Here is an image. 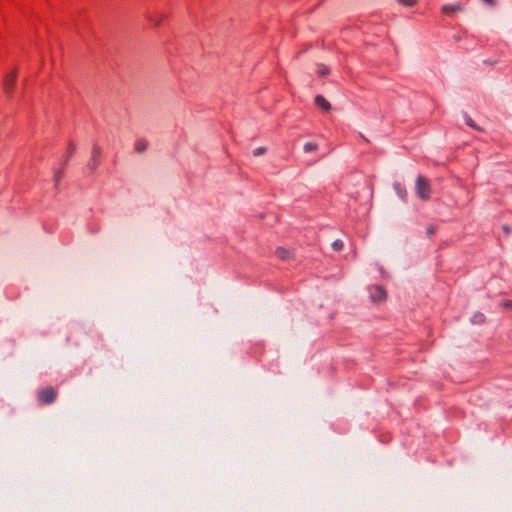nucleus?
Masks as SVG:
<instances>
[{
  "label": "nucleus",
  "instance_id": "nucleus-17",
  "mask_svg": "<svg viewBox=\"0 0 512 512\" xmlns=\"http://www.w3.org/2000/svg\"><path fill=\"white\" fill-rule=\"evenodd\" d=\"M394 188L396 189L398 195L401 197V198H404L405 197V194L406 192L402 189L401 185L400 184H395L394 185Z\"/></svg>",
  "mask_w": 512,
  "mask_h": 512
},
{
  "label": "nucleus",
  "instance_id": "nucleus-14",
  "mask_svg": "<svg viewBox=\"0 0 512 512\" xmlns=\"http://www.w3.org/2000/svg\"><path fill=\"white\" fill-rule=\"evenodd\" d=\"M343 241L342 240H335L333 243H332V248L335 250V251H341L343 249Z\"/></svg>",
  "mask_w": 512,
  "mask_h": 512
},
{
  "label": "nucleus",
  "instance_id": "nucleus-10",
  "mask_svg": "<svg viewBox=\"0 0 512 512\" xmlns=\"http://www.w3.org/2000/svg\"><path fill=\"white\" fill-rule=\"evenodd\" d=\"M147 148V142L145 140H138L135 144V150L138 152V153H142L146 150Z\"/></svg>",
  "mask_w": 512,
  "mask_h": 512
},
{
  "label": "nucleus",
  "instance_id": "nucleus-18",
  "mask_svg": "<svg viewBox=\"0 0 512 512\" xmlns=\"http://www.w3.org/2000/svg\"><path fill=\"white\" fill-rule=\"evenodd\" d=\"M504 308L512 309V300H506L501 303Z\"/></svg>",
  "mask_w": 512,
  "mask_h": 512
},
{
  "label": "nucleus",
  "instance_id": "nucleus-20",
  "mask_svg": "<svg viewBox=\"0 0 512 512\" xmlns=\"http://www.w3.org/2000/svg\"><path fill=\"white\" fill-rule=\"evenodd\" d=\"M75 149H76L75 145L70 143L69 147H68V156H71L74 153Z\"/></svg>",
  "mask_w": 512,
  "mask_h": 512
},
{
  "label": "nucleus",
  "instance_id": "nucleus-1",
  "mask_svg": "<svg viewBox=\"0 0 512 512\" xmlns=\"http://www.w3.org/2000/svg\"><path fill=\"white\" fill-rule=\"evenodd\" d=\"M415 191L417 196L422 200L430 198L431 187L427 179L423 176H418L415 182Z\"/></svg>",
  "mask_w": 512,
  "mask_h": 512
},
{
  "label": "nucleus",
  "instance_id": "nucleus-8",
  "mask_svg": "<svg viewBox=\"0 0 512 512\" xmlns=\"http://www.w3.org/2000/svg\"><path fill=\"white\" fill-rule=\"evenodd\" d=\"M278 258L281 260L287 261L292 258V252L286 248L278 247L275 251Z\"/></svg>",
  "mask_w": 512,
  "mask_h": 512
},
{
  "label": "nucleus",
  "instance_id": "nucleus-2",
  "mask_svg": "<svg viewBox=\"0 0 512 512\" xmlns=\"http://www.w3.org/2000/svg\"><path fill=\"white\" fill-rule=\"evenodd\" d=\"M57 392L52 387H46L39 391L38 400L43 404H50L56 399Z\"/></svg>",
  "mask_w": 512,
  "mask_h": 512
},
{
  "label": "nucleus",
  "instance_id": "nucleus-13",
  "mask_svg": "<svg viewBox=\"0 0 512 512\" xmlns=\"http://www.w3.org/2000/svg\"><path fill=\"white\" fill-rule=\"evenodd\" d=\"M330 72L329 68L325 65H318L317 74L321 77L328 75Z\"/></svg>",
  "mask_w": 512,
  "mask_h": 512
},
{
  "label": "nucleus",
  "instance_id": "nucleus-12",
  "mask_svg": "<svg viewBox=\"0 0 512 512\" xmlns=\"http://www.w3.org/2000/svg\"><path fill=\"white\" fill-rule=\"evenodd\" d=\"M464 119H465V122L466 124L475 129V130H481L477 125L476 123L472 120V118L470 116H468L466 113L464 114Z\"/></svg>",
  "mask_w": 512,
  "mask_h": 512
},
{
  "label": "nucleus",
  "instance_id": "nucleus-21",
  "mask_svg": "<svg viewBox=\"0 0 512 512\" xmlns=\"http://www.w3.org/2000/svg\"><path fill=\"white\" fill-rule=\"evenodd\" d=\"M147 19L152 22L154 25L156 26H159L160 25V20L158 19H153L151 16H147Z\"/></svg>",
  "mask_w": 512,
  "mask_h": 512
},
{
  "label": "nucleus",
  "instance_id": "nucleus-6",
  "mask_svg": "<svg viewBox=\"0 0 512 512\" xmlns=\"http://www.w3.org/2000/svg\"><path fill=\"white\" fill-rule=\"evenodd\" d=\"M442 12L444 14H452L454 12H462L463 11V5L461 3H455L451 5H444L442 6Z\"/></svg>",
  "mask_w": 512,
  "mask_h": 512
},
{
  "label": "nucleus",
  "instance_id": "nucleus-4",
  "mask_svg": "<svg viewBox=\"0 0 512 512\" xmlns=\"http://www.w3.org/2000/svg\"><path fill=\"white\" fill-rule=\"evenodd\" d=\"M371 301L373 302H380L385 300L386 298V291L382 286L375 285L370 288V295H369Z\"/></svg>",
  "mask_w": 512,
  "mask_h": 512
},
{
  "label": "nucleus",
  "instance_id": "nucleus-19",
  "mask_svg": "<svg viewBox=\"0 0 512 512\" xmlns=\"http://www.w3.org/2000/svg\"><path fill=\"white\" fill-rule=\"evenodd\" d=\"M62 177V172L61 171H57L54 175V180H55V183L58 184V182L60 181Z\"/></svg>",
  "mask_w": 512,
  "mask_h": 512
},
{
  "label": "nucleus",
  "instance_id": "nucleus-15",
  "mask_svg": "<svg viewBox=\"0 0 512 512\" xmlns=\"http://www.w3.org/2000/svg\"><path fill=\"white\" fill-rule=\"evenodd\" d=\"M265 153H266V147H258V148L253 150V155L255 157H259V156H261V155H263Z\"/></svg>",
  "mask_w": 512,
  "mask_h": 512
},
{
  "label": "nucleus",
  "instance_id": "nucleus-22",
  "mask_svg": "<svg viewBox=\"0 0 512 512\" xmlns=\"http://www.w3.org/2000/svg\"><path fill=\"white\" fill-rule=\"evenodd\" d=\"M435 233V227L434 226H429L427 228V234L428 235H433Z\"/></svg>",
  "mask_w": 512,
  "mask_h": 512
},
{
  "label": "nucleus",
  "instance_id": "nucleus-23",
  "mask_svg": "<svg viewBox=\"0 0 512 512\" xmlns=\"http://www.w3.org/2000/svg\"><path fill=\"white\" fill-rule=\"evenodd\" d=\"M483 2H485L486 4L490 5V6H494L495 5V0H482Z\"/></svg>",
  "mask_w": 512,
  "mask_h": 512
},
{
  "label": "nucleus",
  "instance_id": "nucleus-3",
  "mask_svg": "<svg viewBox=\"0 0 512 512\" xmlns=\"http://www.w3.org/2000/svg\"><path fill=\"white\" fill-rule=\"evenodd\" d=\"M16 78H17L16 70L12 71L10 74H8L4 78L3 87H4V91L8 98H10L12 96L13 89H14V86L16 83Z\"/></svg>",
  "mask_w": 512,
  "mask_h": 512
},
{
  "label": "nucleus",
  "instance_id": "nucleus-11",
  "mask_svg": "<svg viewBox=\"0 0 512 512\" xmlns=\"http://www.w3.org/2000/svg\"><path fill=\"white\" fill-rule=\"evenodd\" d=\"M317 148H318V145L316 143H313V142H308V143L304 144V146H303V150L306 153H309V152H312V151H316Z\"/></svg>",
  "mask_w": 512,
  "mask_h": 512
},
{
  "label": "nucleus",
  "instance_id": "nucleus-7",
  "mask_svg": "<svg viewBox=\"0 0 512 512\" xmlns=\"http://www.w3.org/2000/svg\"><path fill=\"white\" fill-rule=\"evenodd\" d=\"M314 102L317 107L324 111H329L331 109L330 103L322 95H317Z\"/></svg>",
  "mask_w": 512,
  "mask_h": 512
},
{
  "label": "nucleus",
  "instance_id": "nucleus-5",
  "mask_svg": "<svg viewBox=\"0 0 512 512\" xmlns=\"http://www.w3.org/2000/svg\"><path fill=\"white\" fill-rule=\"evenodd\" d=\"M100 156H101V149H100V147L97 146V145H94L93 149H92L91 160L88 163V167H89V169L91 171H94L97 168V166L99 164Z\"/></svg>",
  "mask_w": 512,
  "mask_h": 512
},
{
  "label": "nucleus",
  "instance_id": "nucleus-16",
  "mask_svg": "<svg viewBox=\"0 0 512 512\" xmlns=\"http://www.w3.org/2000/svg\"><path fill=\"white\" fill-rule=\"evenodd\" d=\"M398 2L404 6L412 7L417 3V0H398Z\"/></svg>",
  "mask_w": 512,
  "mask_h": 512
},
{
  "label": "nucleus",
  "instance_id": "nucleus-9",
  "mask_svg": "<svg viewBox=\"0 0 512 512\" xmlns=\"http://www.w3.org/2000/svg\"><path fill=\"white\" fill-rule=\"evenodd\" d=\"M485 320V316L483 313L481 312H476L474 313V315L471 317V322L474 323V324H481L483 323Z\"/></svg>",
  "mask_w": 512,
  "mask_h": 512
}]
</instances>
